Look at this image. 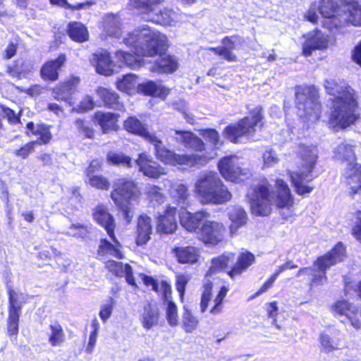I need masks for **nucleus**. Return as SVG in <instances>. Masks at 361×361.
<instances>
[{"label": "nucleus", "instance_id": "f257e3e1", "mask_svg": "<svg viewBox=\"0 0 361 361\" xmlns=\"http://www.w3.org/2000/svg\"><path fill=\"white\" fill-rule=\"evenodd\" d=\"M124 44L128 47L135 55L123 51L116 53L121 64L135 69L141 66L139 56H154L159 58L150 68L152 72L157 73H171L178 67V63L174 56L162 54L167 47V37L160 32L143 25L129 32L123 38Z\"/></svg>", "mask_w": 361, "mask_h": 361}, {"label": "nucleus", "instance_id": "f03ea898", "mask_svg": "<svg viewBox=\"0 0 361 361\" xmlns=\"http://www.w3.org/2000/svg\"><path fill=\"white\" fill-rule=\"evenodd\" d=\"M324 87L334 96L329 124L335 130L344 129L355 123L359 118L358 103L354 90L345 82L326 80Z\"/></svg>", "mask_w": 361, "mask_h": 361}, {"label": "nucleus", "instance_id": "7ed1b4c3", "mask_svg": "<svg viewBox=\"0 0 361 361\" xmlns=\"http://www.w3.org/2000/svg\"><path fill=\"white\" fill-rule=\"evenodd\" d=\"M276 191L267 181L258 184L252 190L250 198L252 213L258 216H268L272 203L279 208L290 209L293 199L288 185L281 179L276 180Z\"/></svg>", "mask_w": 361, "mask_h": 361}, {"label": "nucleus", "instance_id": "20e7f679", "mask_svg": "<svg viewBox=\"0 0 361 361\" xmlns=\"http://www.w3.org/2000/svg\"><path fill=\"white\" fill-rule=\"evenodd\" d=\"M194 192L202 204H224L232 199L231 192L214 172L201 175L195 183Z\"/></svg>", "mask_w": 361, "mask_h": 361}, {"label": "nucleus", "instance_id": "39448f33", "mask_svg": "<svg viewBox=\"0 0 361 361\" xmlns=\"http://www.w3.org/2000/svg\"><path fill=\"white\" fill-rule=\"evenodd\" d=\"M298 157L300 159L301 166L299 172L291 174V180L299 195L310 193L312 187L306 185L313 178L312 172L314 170L318 159V150L313 145L299 144L297 151Z\"/></svg>", "mask_w": 361, "mask_h": 361}, {"label": "nucleus", "instance_id": "423d86ee", "mask_svg": "<svg viewBox=\"0 0 361 361\" xmlns=\"http://www.w3.org/2000/svg\"><path fill=\"white\" fill-rule=\"evenodd\" d=\"M154 146L155 156L157 159L161 162L173 166L186 165L203 166L205 165L209 160L213 157L206 153L202 154H178L174 151L168 149L163 145L161 140L154 135L148 142Z\"/></svg>", "mask_w": 361, "mask_h": 361}, {"label": "nucleus", "instance_id": "0eeeda50", "mask_svg": "<svg viewBox=\"0 0 361 361\" xmlns=\"http://www.w3.org/2000/svg\"><path fill=\"white\" fill-rule=\"evenodd\" d=\"M140 195L137 185L132 180L120 178L114 184L111 197L128 223L130 222L133 216L131 202L137 200Z\"/></svg>", "mask_w": 361, "mask_h": 361}, {"label": "nucleus", "instance_id": "6e6552de", "mask_svg": "<svg viewBox=\"0 0 361 361\" xmlns=\"http://www.w3.org/2000/svg\"><path fill=\"white\" fill-rule=\"evenodd\" d=\"M298 114L305 122L314 123L319 120L321 105L318 102V94L312 86L298 87L295 92Z\"/></svg>", "mask_w": 361, "mask_h": 361}, {"label": "nucleus", "instance_id": "1a4fd4ad", "mask_svg": "<svg viewBox=\"0 0 361 361\" xmlns=\"http://www.w3.org/2000/svg\"><path fill=\"white\" fill-rule=\"evenodd\" d=\"M345 257V248L342 243H337L335 247L326 255L317 258L311 269L310 276L312 279L310 287L323 286L327 281L326 271L331 266L343 261Z\"/></svg>", "mask_w": 361, "mask_h": 361}, {"label": "nucleus", "instance_id": "9d476101", "mask_svg": "<svg viewBox=\"0 0 361 361\" xmlns=\"http://www.w3.org/2000/svg\"><path fill=\"white\" fill-rule=\"evenodd\" d=\"M262 108L257 106L250 111V116H247L238 123L226 126L223 132L224 136L233 143H239L243 136L252 135L256 131V126L259 123L263 116Z\"/></svg>", "mask_w": 361, "mask_h": 361}, {"label": "nucleus", "instance_id": "9b49d317", "mask_svg": "<svg viewBox=\"0 0 361 361\" xmlns=\"http://www.w3.org/2000/svg\"><path fill=\"white\" fill-rule=\"evenodd\" d=\"M218 168L221 176L227 180L234 183L245 181L251 176L248 169L239 165V158L237 156H227L221 159Z\"/></svg>", "mask_w": 361, "mask_h": 361}, {"label": "nucleus", "instance_id": "f8f14e48", "mask_svg": "<svg viewBox=\"0 0 361 361\" xmlns=\"http://www.w3.org/2000/svg\"><path fill=\"white\" fill-rule=\"evenodd\" d=\"M225 233L226 227L221 222L207 219L201 226L200 238L204 243L215 245L223 241Z\"/></svg>", "mask_w": 361, "mask_h": 361}, {"label": "nucleus", "instance_id": "ddd939ff", "mask_svg": "<svg viewBox=\"0 0 361 361\" xmlns=\"http://www.w3.org/2000/svg\"><path fill=\"white\" fill-rule=\"evenodd\" d=\"M304 37L305 41L302 45V54L306 56H310L314 50H323L329 47L328 35L318 29L309 32Z\"/></svg>", "mask_w": 361, "mask_h": 361}, {"label": "nucleus", "instance_id": "4468645a", "mask_svg": "<svg viewBox=\"0 0 361 361\" xmlns=\"http://www.w3.org/2000/svg\"><path fill=\"white\" fill-rule=\"evenodd\" d=\"M345 4L343 13L339 14L338 11L335 13V17L342 21L338 26H333V29H337L346 23H350L355 26L361 25V6L354 0H345Z\"/></svg>", "mask_w": 361, "mask_h": 361}, {"label": "nucleus", "instance_id": "2eb2a0df", "mask_svg": "<svg viewBox=\"0 0 361 361\" xmlns=\"http://www.w3.org/2000/svg\"><path fill=\"white\" fill-rule=\"evenodd\" d=\"M336 314L343 317L350 322V324L355 329L361 327V310L357 307L351 305L347 300L338 301L333 307Z\"/></svg>", "mask_w": 361, "mask_h": 361}, {"label": "nucleus", "instance_id": "dca6fc26", "mask_svg": "<svg viewBox=\"0 0 361 361\" xmlns=\"http://www.w3.org/2000/svg\"><path fill=\"white\" fill-rule=\"evenodd\" d=\"M242 42H243V39L240 36H226L221 40L222 46L209 47L208 49L228 62H235L238 58L232 52V50L236 48V45L240 44Z\"/></svg>", "mask_w": 361, "mask_h": 361}, {"label": "nucleus", "instance_id": "f3484780", "mask_svg": "<svg viewBox=\"0 0 361 361\" xmlns=\"http://www.w3.org/2000/svg\"><path fill=\"white\" fill-rule=\"evenodd\" d=\"M135 162L139 166L140 171L149 178H158L166 173L164 168L145 153L140 154Z\"/></svg>", "mask_w": 361, "mask_h": 361}, {"label": "nucleus", "instance_id": "a211bd4d", "mask_svg": "<svg viewBox=\"0 0 361 361\" xmlns=\"http://www.w3.org/2000/svg\"><path fill=\"white\" fill-rule=\"evenodd\" d=\"M93 216L97 223L106 230L111 240L117 243L114 235L115 220L107 207L103 204L97 206L94 210Z\"/></svg>", "mask_w": 361, "mask_h": 361}, {"label": "nucleus", "instance_id": "6ab92c4d", "mask_svg": "<svg viewBox=\"0 0 361 361\" xmlns=\"http://www.w3.org/2000/svg\"><path fill=\"white\" fill-rule=\"evenodd\" d=\"M335 1L336 0H321L318 6L319 13L324 18L322 23L324 27L331 31L333 30L332 23H334V26L336 27L341 24L342 21L335 17V13H337Z\"/></svg>", "mask_w": 361, "mask_h": 361}, {"label": "nucleus", "instance_id": "aec40b11", "mask_svg": "<svg viewBox=\"0 0 361 361\" xmlns=\"http://www.w3.org/2000/svg\"><path fill=\"white\" fill-rule=\"evenodd\" d=\"M209 217V213L205 211H200L195 213L183 212L180 217V224L190 232H196L197 230L200 233V228L204 221Z\"/></svg>", "mask_w": 361, "mask_h": 361}, {"label": "nucleus", "instance_id": "412c9836", "mask_svg": "<svg viewBox=\"0 0 361 361\" xmlns=\"http://www.w3.org/2000/svg\"><path fill=\"white\" fill-rule=\"evenodd\" d=\"M176 213V209L169 206L164 214L157 218V230L159 233L170 234L176 231L178 227Z\"/></svg>", "mask_w": 361, "mask_h": 361}, {"label": "nucleus", "instance_id": "4be33fe9", "mask_svg": "<svg viewBox=\"0 0 361 361\" xmlns=\"http://www.w3.org/2000/svg\"><path fill=\"white\" fill-rule=\"evenodd\" d=\"M147 20L162 25H174L180 20L179 15L172 9L163 8L152 11L147 15Z\"/></svg>", "mask_w": 361, "mask_h": 361}, {"label": "nucleus", "instance_id": "5701e85b", "mask_svg": "<svg viewBox=\"0 0 361 361\" xmlns=\"http://www.w3.org/2000/svg\"><path fill=\"white\" fill-rule=\"evenodd\" d=\"M173 137L187 148L199 152L204 150V143L203 141L192 132L175 130Z\"/></svg>", "mask_w": 361, "mask_h": 361}, {"label": "nucleus", "instance_id": "b1692460", "mask_svg": "<svg viewBox=\"0 0 361 361\" xmlns=\"http://www.w3.org/2000/svg\"><path fill=\"white\" fill-rule=\"evenodd\" d=\"M90 62L99 74L109 76L114 73L115 64L106 51L93 54Z\"/></svg>", "mask_w": 361, "mask_h": 361}, {"label": "nucleus", "instance_id": "393cba45", "mask_svg": "<svg viewBox=\"0 0 361 361\" xmlns=\"http://www.w3.org/2000/svg\"><path fill=\"white\" fill-rule=\"evenodd\" d=\"M66 57L64 54H60L57 59L45 63L41 68V77L44 80L55 81L59 78V71L64 65Z\"/></svg>", "mask_w": 361, "mask_h": 361}, {"label": "nucleus", "instance_id": "a878e982", "mask_svg": "<svg viewBox=\"0 0 361 361\" xmlns=\"http://www.w3.org/2000/svg\"><path fill=\"white\" fill-rule=\"evenodd\" d=\"M152 233L151 219L146 214L140 216L137 222L135 243L138 246L147 244Z\"/></svg>", "mask_w": 361, "mask_h": 361}, {"label": "nucleus", "instance_id": "bb28decb", "mask_svg": "<svg viewBox=\"0 0 361 361\" xmlns=\"http://www.w3.org/2000/svg\"><path fill=\"white\" fill-rule=\"evenodd\" d=\"M228 216L231 221L229 231L231 235H235L239 228L247 224V215L243 208L233 206L228 209Z\"/></svg>", "mask_w": 361, "mask_h": 361}, {"label": "nucleus", "instance_id": "cd10ccee", "mask_svg": "<svg viewBox=\"0 0 361 361\" xmlns=\"http://www.w3.org/2000/svg\"><path fill=\"white\" fill-rule=\"evenodd\" d=\"M334 157L338 160L346 161L347 166L344 171L350 167H357L359 164L355 163L356 156L353 146L346 142H341L334 150Z\"/></svg>", "mask_w": 361, "mask_h": 361}, {"label": "nucleus", "instance_id": "c85d7f7f", "mask_svg": "<svg viewBox=\"0 0 361 361\" xmlns=\"http://www.w3.org/2000/svg\"><path fill=\"white\" fill-rule=\"evenodd\" d=\"M160 317L159 309L152 303H147L144 306L140 314V322L144 329L149 330L158 325Z\"/></svg>", "mask_w": 361, "mask_h": 361}, {"label": "nucleus", "instance_id": "c756f323", "mask_svg": "<svg viewBox=\"0 0 361 361\" xmlns=\"http://www.w3.org/2000/svg\"><path fill=\"white\" fill-rule=\"evenodd\" d=\"M123 126L128 132L139 135L147 142L155 135L153 133H150L146 127V125L142 123L135 116L128 118L124 121Z\"/></svg>", "mask_w": 361, "mask_h": 361}, {"label": "nucleus", "instance_id": "7c9ffc66", "mask_svg": "<svg viewBox=\"0 0 361 361\" xmlns=\"http://www.w3.org/2000/svg\"><path fill=\"white\" fill-rule=\"evenodd\" d=\"M255 259V257L251 252L248 251L241 252L233 267L228 272V276L231 279L240 276L254 263Z\"/></svg>", "mask_w": 361, "mask_h": 361}, {"label": "nucleus", "instance_id": "2f4dec72", "mask_svg": "<svg viewBox=\"0 0 361 361\" xmlns=\"http://www.w3.org/2000/svg\"><path fill=\"white\" fill-rule=\"evenodd\" d=\"M106 267L113 274L118 276H125L127 283L131 286H136L133 269L128 264H123L121 262L114 260H109L106 263Z\"/></svg>", "mask_w": 361, "mask_h": 361}, {"label": "nucleus", "instance_id": "473e14b6", "mask_svg": "<svg viewBox=\"0 0 361 361\" xmlns=\"http://www.w3.org/2000/svg\"><path fill=\"white\" fill-rule=\"evenodd\" d=\"M347 184L350 185V195L352 196L361 192V165L357 167H350L343 173Z\"/></svg>", "mask_w": 361, "mask_h": 361}, {"label": "nucleus", "instance_id": "72a5a7b5", "mask_svg": "<svg viewBox=\"0 0 361 361\" xmlns=\"http://www.w3.org/2000/svg\"><path fill=\"white\" fill-rule=\"evenodd\" d=\"M173 252L178 262L182 264L195 263L200 257L199 250L193 246L175 247Z\"/></svg>", "mask_w": 361, "mask_h": 361}, {"label": "nucleus", "instance_id": "f704fd0d", "mask_svg": "<svg viewBox=\"0 0 361 361\" xmlns=\"http://www.w3.org/2000/svg\"><path fill=\"white\" fill-rule=\"evenodd\" d=\"M80 79L74 77L71 78L66 83L61 86H59L53 90V97L56 100L67 101L71 104L69 101L70 96L74 92L75 87L79 84Z\"/></svg>", "mask_w": 361, "mask_h": 361}, {"label": "nucleus", "instance_id": "c9c22d12", "mask_svg": "<svg viewBox=\"0 0 361 361\" xmlns=\"http://www.w3.org/2000/svg\"><path fill=\"white\" fill-rule=\"evenodd\" d=\"M169 192L170 197L175 202L183 206L187 203L190 197L188 186L180 182L171 183Z\"/></svg>", "mask_w": 361, "mask_h": 361}, {"label": "nucleus", "instance_id": "e433bc0d", "mask_svg": "<svg viewBox=\"0 0 361 361\" xmlns=\"http://www.w3.org/2000/svg\"><path fill=\"white\" fill-rule=\"evenodd\" d=\"M98 97L102 99L104 105L117 110H122L123 105L118 101V95L114 91L104 87H99L97 90Z\"/></svg>", "mask_w": 361, "mask_h": 361}, {"label": "nucleus", "instance_id": "4c0bfd02", "mask_svg": "<svg viewBox=\"0 0 361 361\" xmlns=\"http://www.w3.org/2000/svg\"><path fill=\"white\" fill-rule=\"evenodd\" d=\"M138 90L146 95L164 98L169 93V90L160 83L148 81L138 86Z\"/></svg>", "mask_w": 361, "mask_h": 361}, {"label": "nucleus", "instance_id": "58836bf2", "mask_svg": "<svg viewBox=\"0 0 361 361\" xmlns=\"http://www.w3.org/2000/svg\"><path fill=\"white\" fill-rule=\"evenodd\" d=\"M47 335L48 341L53 347L61 346L66 340L65 332L61 325L57 322L49 324Z\"/></svg>", "mask_w": 361, "mask_h": 361}, {"label": "nucleus", "instance_id": "ea45409f", "mask_svg": "<svg viewBox=\"0 0 361 361\" xmlns=\"http://www.w3.org/2000/svg\"><path fill=\"white\" fill-rule=\"evenodd\" d=\"M95 121L99 124L104 133L116 130L118 115L114 113L98 111L94 115Z\"/></svg>", "mask_w": 361, "mask_h": 361}, {"label": "nucleus", "instance_id": "a19ab883", "mask_svg": "<svg viewBox=\"0 0 361 361\" xmlns=\"http://www.w3.org/2000/svg\"><path fill=\"white\" fill-rule=\"evenodd\" d=\"M141 279L147 286H151L153 290L159 293L162 297H167L171 294V287L166 281L158 282L152 276L144 274L141 275Z\"/></svg>", "mask_w": 361, "mask_h": 361}, {"label": "nucleus", "instance_id": "79ce46f5", "mask_svg": "<svg viewBox=\"0 0 361 361\" xmlns=\"http://www.w3.org/2000/svg\"><path fill=\"white\" fill-rule=\"evenodd\" d=\"M68 33L69 37L75 42H84L89 38L87 27L79 22H72L68 25Z\"/></svg>", "mask_w": 361, "mask_h": 361}, {"label": "nucleus", "instance_id": "37998d69", "mask_svg": "<svg viewBox=\"0 0 361 361\" xmlns=\"http://www.w3.org/2000/svg\"><path fill=\"white\" fill-rule=\"evenodd\" d=\"M32 68L33 66L30 62L18 60L16 62L15 65L7 66V72L13 77L20 78L30 73Z\"/></svg>", "mask_w": 361, "mask_h": 361}, {"label": "nucleus", "instance_id": "c03bdc74", "mask_svg": "<svg viewBox=\"0 0 361 361\" xmlns=\"http://www.w3.org/2000/svg\"><path fill=\"white\" fill-rule=\"evenodd\" d=\"M337 336L331 337L329 334L322 333L319 336V343L321 351L325 353H329L335 350H338L340 346V338L338 337L339 334H336Z\"/></svg>", "mask_w": 361, "mask_h": 361}, {"label": "nucleus", "instance_id": "a18cd8bd", "mask_svg": "<svg viewBox=\"0 0 361 361\" xmlns=\"http://www.w3.org/2000/svg\"><path fill=\"white\" fill-rule=\"evenodd\" d=\"M104 29L108 35L118 37L121 34L119 17L115 15L107 16L104 20Z\"/></svg>", "mask_w": 361, "mask_h": 361}, {"label": "nucleus", "instance_id": "49530a36", "mask_svg": "<svg viewBox=\"0 0 361 361\" xmlns=\"http://www.w3.org/2000/svg\"><path fill=\"white\" fill-rule=\"evenodd\" d=\"M234 259L233 253H226L223 254L221 256H219L216 258L212 259V264L209 267V269L207 271V275H212L225 267L228 265L229 262L233 261Z\"/></svg>", "mask_w": 361, "mask_h": 361}, {"label": "nucleus", "instance_id": "de8ad7c7", "mask_svg": "<svg viewBox=\"0 0 361 361\" xmlns=\"http://www.w3.org/2000/svg\"><path fill=\"white\" fill-rule=\"evenodd\" d=\"M166 306V318L171 326H175L178 323V309L176 304L171 300V295L162 297Z\"/></svg>", "mask_w": 361, "mask_h": 361}, {"label": "nucleus", "instance_id": "09e8293b", "mask_svg": "<svg viewBox=\"0 0 361 361\" xmlns=\"http://www.w3.org/2000/svg\"><path fill=\"white\" fill-rule=\"evenodd\" d=\"M106 161L113 165L121 166L123 167H131L132 160L131 158L125 155L121 152L111 151L106 154Z\"/></svg>", "mask_w": 361, "mask_h": 361}, {"label": "nucleus", "instance_id": "8fccbe9b", "mask_svg": "<svg viewBox=\"0 0 361 361\" xmlns=\"http://www.w3.org/2000/svg\"><path fill=\"white\" fill-rule=\"evenodd\" d=\"M145 192L153 206L161 204L165 201V195L162 193L161 189L157 185H146Z\"/></svg>", "mask_w": 361, "mask_h": 361}, {"label": "nucleus", "instance_id": "3c124183", "mask_svg": "<svg viewBox=\"0 0 361 361\" xmlns=\"http://www.w3.org/2000/svg\"><path fill=\"white\" fill-rule=\"evenodd\" d=\"M136 85V77L133 74L126 75L116 82L117 89L127 94H130L132 91L135 90Z\"/></svg>", "mask_w": 361, "mask_h": 361}, {"label": "nucleus", "instance_id": "603ef678", "mask_svg": "<svg viewBox=\"0 0 361 361\" xmlns=\"http://www.w3.org/2000/svg\"><path fill=\"white\" fill-rule=\"evenodd\" d=\"M199 322L192 314L191 311L184 306V311L182 316V327L187 333H192L197 327Z\"/></svg>", "mask_w": 361, "mask_h": 361}, {"label": "nucleus", "instance_id": "864d4df0", "mask_svg": "<svg viewBox=\"0 0 361 361\" xmlns=\"http://www.w3.org/2000/svg\"><path fill=\"white\" fill-rule=\"evenodd\" d=\"M8 300H9V313H20L23 301V294L16 292L13 288H9Z\"/></svg>", "mask_w": 361, "mask_h": 361}, {"label": "nucleus", "instance_id": "5fc2aeb1", "mask_svg": "<svg viewBox=\"0 0 361 361\" xmlns=\"http://www.w3.org/2000/svg\"><path fill=\"white\" fill-rule=\"evenodd\" d=\"M115 245L111 244L109 241H107L106 239H102L100 241V245L99 247V254L104 255L106 254L109 253L111 255H114L117 257H121V253L120 251L118 249V245H119L118 241L117 240V243L115 242L114 240H112Z\"/></svg>", "mask_w": 361, "mask_h": 361}, {"label": "nucleus", "instance_id": "6e6d98bb", "mask_svg": "<svg viewBox=\"0 0 361 361\" xmlns=\"http://www.w3.org/2000/svg\"><path fill=\"white\" fill-rule=\"evenodd\" d=\"M87 183L91 187L99 190H107L110 188V183L108 179L101 175L87 176Z\"/></svg>", "mask_w": 361, "mask_h": 361}, {"label": "nucleus", "instance_id": "4d7b16f0", "mask_svg": "<svg viewBox=\"0 0 361 361\" xmlns=\"http://www.w3.org/2000/svg\"><path fill=\"white\" fill-rule=\"evenodd\" d=\"M135 8L142 9L149 14L152 11L155 10L154 6L161 4L164 0H132Z\"/></svg>", "mask_w": 361, "mask_h": 361}, {"label": "nucleus", "instance_id": "13d9d810", "mask_svg": "<svg viewBox=\"0 0 361 361\" xmlns=\"http://www.w3.org/2000/svg\"><path fill=\"white\" fill-rule=\"evenodd\" d=\"M202 135L210 142L215 148H219L223 142L220 140L219 133L212 128L202 130Z\"/></svg>", "mask_w": 361, "mask_h": 361}, {"label": "nucleus", "instance_id": "bf43d9fd", "mask_svg": "<svg viewBox=\"0 0 361 361\" xmlns=\"http://www.w3.org/2000/svg\"><path fill=\"white\" fill-rule=\"evenodd\" d=\"M35 135L39 136L41 141L39 144H47L52 137L49 130V127L44 124L37 125V128L35 130Z\"/></svg>", "mask_w": 361, "mask_h": 361}, {"label": "nucleus", "instance_id": "052dcab7", "mask_svg": "<svg viewBox=\"0 0 361 361\" xmlns=\"http://www.w3.org/2000/svg\"><path fill=\"white\" fill-rule=\"evenodd\" d=\"M114 300L112 298H110L106 303L101 306L99 314V317L103 321V322H106L108 320V319L111 317L112 311L114 308Z\"/></svg>", "mask_w": 361, "mask_h": 361}, {"label": "nucleus", "instance_id": "680f3d73", "mask_svg": "<svg viewBox=\"0 0 361 361\" xmlns=\"http://www.w3.org/2000/svg\"><path fill=\"white\" fill-rule=\"evenodd\" d=\"M20 313H9L8 320V334L9 336L16 335L18 331Z\"/></svg>", "mask_w": 361, "mask_h": 361}, {"label": "nucleus", "instance_id": "e2e57ef3", "mask_svg": "<svg viewBox=\"0 0 361 361\" xmlns=\"http://www.w3.org/2000/svg\"><path fill=\"white\" fill-rule=\"evenodd\" d=\"M212 284L206 283L204 286V291L202 294L200 307L201 312H204L208 307L209 303L212 300Z\"/></svg>", "mask_w": 361, "mask_h": 361}, {"label": "nucleus", "instance_id": "0e129e2a", "mask_svg": "<svg viewBox=\"0 0 361 361\" xmlns=\"http://www.w3.org/2000/svg\"><path fill=\"white\" fill-rule=\"evenodd\" d=\"M75 126L78 131L83 135L85 137L92 138L94 136L93 130L85 124V122L80 118H78L75 121Z\"/></svg>", "mask_w": 361, "mask_h": 361}, {"label": "nucleus", "instance_id": "69168bd1", "mask_svg": "<svg viewBox=\"0 0 361 361\" xmlns=\"http://www.w3.org/2000/svg\"><path fill=\"white\" fill-rule=\"evenodd\" d=\"M352 234L360 242H361V211L355 214L352 224Z\"/></svg>", "mask_w": 361, "mask_h": 361}, {"label": "nucleus", "instance_id": "338daca9", "mask_svg": "<svg viewBox=\"0 0 361 361\" xmlns=\"http://www.w3.org/2000/svg\"><path fill=\"white\" fill-rule=\"evenodd\" d=\"M36 143L37 142H27L20 149H15L13 151V154L16 157H19L23 159H26L29 156V154L34 151L35 145Z\"/></svg>", "mask_w": 361, "mask_h": 361}, {"label": "nucleus", "instance_id": "774afa93", "mask_svg": "<svg viewBox=\"0 0 361 361\" xmlns=\"http://www.w3.org/2000/svg\"><path fill=\"white\" fill-rule=\"evenodd\" d=\"M71 230H76V232L73 233H68V235L77 237V238H86L90 233V228L86 225H82L80 224H72L70 227Z\"/></svg>", "mask_w": 361, "mask_h": 361}]
</instances>
